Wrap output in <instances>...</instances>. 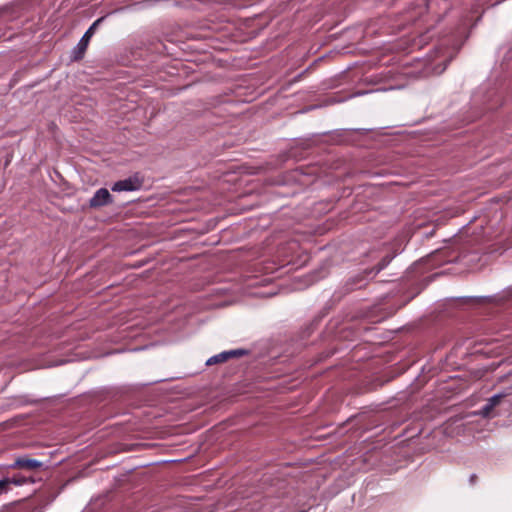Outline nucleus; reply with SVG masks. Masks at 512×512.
<instances>
[{"label":"nucleus","mask_w":512,"mask_h":512,"mask_svg":"<svg viewBox=\"0 0 512 512\" xmlns=\"http://www.w3.org/2000/svg\"><path fill=\"white\" fill-rule=\"evenodd\" d=\"M507 396L506 393H499L488 399L487 404L482 408L480 414L483 417H490L493 409L499 405L502 400Z\"/></svg>","instance_id":"6"},{"label":"nucleus","mask_w":512,"mask_h":512,"mask_svg":"<svg viewBox=\"0 0 512 512\" xmlns=\"http://www.w3.org/2000/svg\"><path fill=\"white\" fill-rule=\"evenodd\" d=\"M247 353L248 352L244 349H235V350H231V351H225V352H222L218 355H215V356L209 358L206 362V365L211 366L214 364L224 363L232 358H240V357L246 355Z\"/></svg>","instance_id":"3"},{"label":"nucleus","mask_w":512,"mask_h":512,"mask_svg":"<svg viewBox=\"0 0 512 512\" xmlns=\"http://www.w3.org/2000/svg\"><path fill=\"white\" fill-rule=\"evenodd\" d=\"M2 482L6 483V491H10L12 485H22L27 482V478L21 475H15L12 477H5L1 479Z\"/></svg>","instance_id":"7"},{"label":"nucleus","mask_w":512,"mask_h":512,"mask_svg":"<svg viewBox=\"0 0 512 512\" xmlns=\"http://www.w3.org/2000/svg\"><path fill=\"white\" fill-rule=\"evenodd\" d=\"M42 466L43 464L40 461L30 459L27 457H18L11 467L33 471L41 468Z\"/></svg>","instance_id":"5"},{"label":"nucleus","mask_w":512,"mask_h":512,"mask_svg":"<svg viewBox=\"0 0 512 512\" xmlns=\"http://www.w3.org/2000/svg\"><path fill=\"white\" fill-rule=\"evenodd\" d=\"M143 179L134 175L124 180H119L114 183L112 186V191L121 192V191H135L142 187Z\"/></svg>","instance_id":"2"},{"label":"nucleus","mask_w":512,"mask_h":512,"mask_svg":"<svg viewBox=\"0 0 512 512\" xmlns=\"http://www.w3.org/2000/svg\"><path fill=\"white\" fill-rule=\"evenodd\" d=\"M112 202V196L109 191L105 188L99 189L95 195L91 198L89 204L90 207L97 208L107 205Z\"/></svg>","instance_id":"4"},{"label":"nucleus","mask_w":512,"mask_h":512,"mask_svg":"<svg viewBox=\"0 0 512 512\" xmlns=\"http://www.w3.org/2000/svg\"><path fill=\"white\" fill-rule=\"evenodd\" d=\"M476 479H477V476H476V475H472V476L470 477V482H471V483H474V482L476 481Z\"/></svg>","instance_id":"9"},{"label":"nucleus","mask_w":512,"mask_h":512,"mask_svg":"<svg viewBox=\"0 0 512 512\" xmlns=\"http://www.w3.org/2000/svg\"><path fill=\"white\" fill-rule=\"evenodd\" d=\"M5 485H6V483L2 482V480H0V495L7 493Z\"/></svg>","instance_id":"8"},{"label":"nucleus","mask_w":512,"mask_h":512,"mask_svg":"<svg viewBox=\"0 0 512 512\" xmlns=\"http://www.w3.org/2000/svg\"><path fill=\"white\" fill-rule=\"evenodd\" d=\"M104 17H101L97 19L90 28L85 32L83 37L81 38L80 42L78 43L77 47L74 49L72 59L74 61H79L84 57V54L86 52V49L88 47V43L93 36L96 27L99 25L100 22H102Z\"/></svg>","instance_id":"1"}]
</instances>
